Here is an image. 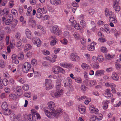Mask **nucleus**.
Segmentation results:
<instances>
[{
    "label": "nucleus",
    "mask_w": 121,
    "mask_h": 121,
    "mask_svg": "<svg viewBox=\"0 0 121 121\" xmlns=\"http://www.w3.org/2000/svg\"><path fill=\"white\" fill-rule=\"evenodd\" d=\"M32 42L35 44L38 47H39L40 45L41 41L39 38L35 37L33 39Z\"/></svg>",
    "instance_id": "7"
},
{
    "label": "nucleus",
    "mask_w": 121,
    "mask_h": 121,
    "mask_svg": "<svg viewBox=\"0 0 121 121\" xmlns=\"http://www.w3.org/2000/svg\"><path fill=\"white\" fill-rule=\"evenodd\" d=\"M38 12H42L43 13L45 14L47 12V10L45 8H40L37 9Z\"/></svg>",
    "instance_id": "22"
},
{
    "label": "nucleus",
    "mask_w": 121,
    "mask_h": 121,
    "mask_svg": "<svg viewBox=\"0 0 121 121\" xmlns=\"http://www.w3.org/2000/svg\"><path fill=\"white\" fill-rule=\"evenodd\" d=\"M21 36V34L19 32H17L15 34V38L17 39H19Z\"/></svg>",
    "instance_id": "37"
},
{
    "label": "nucleus",
    "mask_w": 121,
    "mask_h": 121,
    "mask_svg": "<svg viewBox=\"0 0 121 121\" xmlns=\"http://www.w3.org/2000/svg\"><path fill=\"white\" fill-rule=\"evenodd\" d=\"M92 67L94 69H98L99 67V66L98 63H96L94 64H92Z\"/></svg>",
    "instance_id": "34"
},
{
    "label": "nucleus",
    "mask_w": 121,
    "mask_h": 121,
    "mask_svg": "<svg viewBox=\"0 0 121 121\" xmlns=\"http://www.w3.org/2000/svg\"><path fill=\"white\" fill-rule=\"evenodd\" d=\"M59 70L61 73L63 74H64L65 73V72L64 69L60 66H59Z\"/></svg>",
    "instance_id": "47"
},
{
    "label": "nucleus",
    "mask_w": 121,
    "mask_h": 121,
    "mask_svg": "<svg viewBox=\"0 0 121 121\" xmlns=\"http://www.w3.org/2000/svg\"><path fill=\"white\" fill-rule=\"evenodd\" d=\"M81 43L82 44H84L86 42V39L83 38L81 39H80Z\"/></svg>",
    "instance_id": "64"
},
{
    "label": "nucleus",
    "mask_w": 121,
    "mask_h": 121,
    "mask_svg": "<svg viewBox=\"0 0 121 121\" xmlns=\"http://www.w3.org/2000/svg\"><path fill=\"white\" fill-rule=\"evenodd\" d=\"M16 90L17 91V95L19 97L22 94V88L21 86H18L16 88Z\"/></svg>",
    "instance_id": "14"
},
{
    "label": "nucleus",
    "mask_w": 121,
    "mask_h": 121,
    "mask_svg": "<svg viewBox=\"0 0 121 121\" xmlns=\"http://www.w3.org/2000/svg\"><path fill=\"white\" fill-rule=\"evenodd\" d=\"M64 35L65 37L67 38H69L70 37V36L68 31H65L64 32Z\"/></svg>",
    "instance_id": "42"
},
{
    "label": "nucleus",
    "mask_w": 121,
    "mask_h": 121,
    "mask_svg": "<svg viewBox=\"0 0 121 121\" xmlns=\"http://www.w3.org/2000/svg\"><path fill=\"white\" fill-rule=\"evenodd\" d=\"M96 44V43L95 42H92L90 45L88 46L87 48L88 50L91 51H93L95 49L94 46Z\"/></svg>",
    "instance_id": "11"
},
{
    "label": "nucleus",
    "mask_w": 121,
    "mask_h": 121,
    "mask_svg": "<svg viewBox=\"0 0 121 121\" xmlns=\"http://www.w3.org/2000/svg\"><path fill=\"white\" fill-rule=\"evenodd\" d=\"M1 107L3 110H5L8 108V104L6 102H4L2 103Z\"/></svg>",
    "instance_id": "21"
},
{
    "label": "nucleus",
    "mask_w": 121,
    "mask_h": 121,
    "mask_svg": "<svg viewBox=\"0 0 121 121\" xmlns=\"http://www.w3.org/2000/svg\"><path fill=\"white\" fill-rule=\"evenodd\" d=\"M46 59L52 62V63H54L56 61V60L55 59L51 58L49 56H47L46 57Z\"/></svg>",
    "instance_id": "30"
},
{
    "label": "nucleus",
    "mask_w": 121,
    "mask_h": 121,
    "mask_svg": "<svg viewBox=\"0 0 121 121\" xmlns=\"http://www.w3.org/2000/svg\"><path fill=\"white\" fill-rule=\"evenodd\" d=\"M56 41L55 39H53L50 42V44L52 46H53L56 43Z\"/></svg>",
    "instance_id": "63"
},
{
    "label": "nucleus",
    "mask_w": 121,
    "mask_h": 121,
    "mask_svg": "<svg viewBox=\"0 0 121 121\" xmlns=\"http://www.w3.org/2000/svg\"><path fill=\"white\" fill-rule=\"evenodd\" d=\"M45 86L51 84V81L50 79H46L45 80Z\"/></svg>",
    "instance_id": "41"
},
{
    "label": "nucleus",
    "mask_w": 121,
    "mask_h": 121,
    "mask_svg": "<svg viewBox=\"0 0 121 121\" xmlns=\"http://www.w3.org/2000/svg\"><path fill=\"white\" fill-rule=\"evenodd\" d=\"M31 67L30 63L27 62L23 64L22 67L23 72L25 73H27Z\"/></svg>",
    "instance_id": "3"
},
{
    "label": "nucleus",
    "mask_w": 121,
    "mask_h": 121,
    "mask_svg": "<svg viewBox=\"0 0 121 121\" xmlns=\"http://www.w3.org/2000/svg\"><path fill=\"white\" fill-rule=\"evenodd\" d=\"M71 4L72 6L71 7L72 10L73 12L74 13H75L77 7L79 6L78 4L77 3L74 2H72Z\"/></svg>",
    "instance_id": "12"
},
{
    "label": "nucleus",
    "mask_w": 121,
    "mask_h": 121,
    "mask_svg": "<svg viewBox=\"0 0 121 121\" xmlns=\"http://www.w3.org/2000/svg\"><path fill=\"white\" fill-rule=\"evenodd\" d=\"M43 54L46 55H49L50 54V52L49 51L45 50H43Z\"/></svg>",
    "instance_id": "48"
},
{
    "label": "nucleus",
    "mask_w": 121,
    "mask_h": 121,
    "mask_svg": "<svg viewBox=\"0 0 121 121\" xmlns=\"http://www.w3.org/2000/svg\"><path fill=\"white\" fill-rule=\"evenodd\" d=\"M3 111H4V114L6 115H9L11 113V111L8 108L6 110H4Z\"/></svg>",
    "instance_id": "26"
},
{
    "label": "nucleus",
    "mask_w": 121,
    "mask_h": 121,
    "mask_svg": "<svg viewBox=\"0 0 121 121\" xmlns=\"http://www.w3.org/2000/svg\"><path fill=\"white\" fill-rule=\"evenodd\" d=\"M94 13V11L93 9H90L89 10V13L91 15H92Z\"/></svg>",
    "instance_id": "60"
},
{
    "label": "nucleus",
    "mask_w": 121,
    "mask_h": 121,
    "mask_svg": "<svg viewBox=\"0 0 121 121\" xmlns=\"http://www.w3.org/2000/svg\"><path fill=\"white\" fill-rule=\"evenodd\" d=\"M73 36L74 38L77 40L80 37V35L79 33L77 32H75L74 33Z\"/></svg>",
    "instance_id": "33"
},
{
    "label": "nucleus",
    "mask_w": 121,
    "mask_h": 121,
    "mask_svg": "<svg viewBox=\"0 0 121 121\" xmlns=\"http://www.w3.org/2000/svg\"><path fill=\"white\" fill-rule=\"evenodd\" d=\"M85 81L86 82V84L87 86H92L96 84V81L94 80H90L86 79Z\"/></svg>",
    "instance_id": "6"
},
{
    "label": "nucleus",
    "mask_w": 121,
    "mask_h": 121,
    "mask_svg": "<svg viewBox=\"0 0 121 121\" xmlns=\"http://www.w3.org/2000/svg\"><path fill=\"white\" fill-rule=\"evenodd\" d=\"M11 12L12 14L15 16H16L18 14V12L17 11L14 9H13L12 10Z\"/></svg>",
    "instance_id": "36"
},
{
    "label": "nucleus",
    "mask_w": 121,
    "mask_h": 121,
    "mask_svg": "<svg viewBox=\"0 0 121 121\" xmlns=\"http://www.w3.org/2000/svg\"><path fill=\"white\" fill-rule=\"evenodd\" d=\"M9 96L10 99L13 100L15 99L17 96L16 95L13 94H10Z\"/></svg>",
    "instance_id": "35"
},
{
    "label": "nucleus",
    "mask_w": 121,
    "mask_h": 121,
    "mask_svg": "<svg viewBox=\"0 0 121 121\" xmlns=\"http://www.w3.org/2000/svg\"><path fill=\"white\" fill-rule=\"evenodd\" d=\"M85 99H87L86 97L85 96H84L80 97L78 99L79 101L83 100Z\"/></svg>",
    "instance_id": "58"
},
{
    "label": "nucleus",
    "mask_w": 121,
    "mask_h": 121,
    "mask_svg": "<svg viewBox=\"0 0 121 121\" xmlns=\"http://www.w3.org/2000/svg\"><path fill=\"white\" fill-rule=\"evenodd\" d=\"M63 91L62 89L56 90V91H52L51 92L50 95L54 98H58L61 96L63 93Z\"/></svg>",
    "instance_id": "2"
},
{
    "label": "nucleus",
    "mask_w": 121,
    "mask_h": 121,
    "mask_svg": "<svg viewBox=\"0 0 121 121\" xmlns=\"http://www.w3.org/2000/svg\"><path fill=\"white\" fill-rule=\"evenodd\" d=\"M105 16L107 17H114V16L115 15L113 12L112 11H109V10L107 9H106L105 11Z\"/></svg>",
    "instance_id": "8"
},
{
    "label": "nucleus",
    "mask_w": 121,
    "mask_h": 121,
    "mask_svg": "<svg viewBox=\"0 0 121 121\" xmlns=\"http://www.w3.org/2000/svg\"><path fill=\"white\" fill-rule=\"evenodd\" d=\"M51 31L54 34L57 35H60L61 33V31L59 30V27L57 26H53Z\"/></svg>",
    "instance_id": "4"
},
{
    "label": "nucleus",
    "mask_w": 121,
    "mask_h": 121,
    "mask_svg": "<svg viewBox=\"0 0 121 121\" xmlns=\"http://www.w3.org/2000/svg\"><path fill=\"white\" fill-rule=\"evenodd\" d=\"M37 13L36 15V17L38 18H40L42 17V14L40 12H38V10H37Z\"/></svg>",
    "instance_id": "39"
},
{
    "label": "nucleus",
    "mask_w": 121,
    "mask_h": 121,
    "mask_svg": "<svg viewBox=\"0 0 121 121\" xmlns=\"http://www.w3.org/2000/svg\"><path fill=\"white\" fill-rule=\"evenodd\" d=\"M93 105L90 106L89 107V110L90 112L91 113H93L94 112V110L95 108L94 107Z\"/></svg>",
    "instance_id": "46"
},
{
    "label": "nucleus",
    "mask_w": 121,
    "mask_h": 121,
    "mask_svg": "<svg viewBox=\"0 0 121 121\" xmlns=\"http://www.w3.org/2000/svg\"><path fill=\"white\" fill-rule=\"evenodd\" d=\"M87 87L84 85H82L81 86V89L82 91H85L86 90Z\"/></svg>",
    "instance_id": "52"
},
{
    "label": "nucleus",
    "mask_w": 121,
    "mask_h": 121,
    "mask_svg": "<svg viewBox=\"0 0 121 121\" xmlns=\"http://www.w3.org/2000/svg\"><path fill=\"white\" fill-rule=\"evenodd\" d=\"M25 33L27 38L29 39H31L32 37V35L31 32L28 29H27L26 30Z\"/></svg>",
    "instance_id": "13"
},
{
    "label": "nucleus",
    "mask_w": 121,
    "mask_h": 121,
    "mask_svg": "<svg viewBox=\"0 0 121 121\" xmlns=\"http://www.w3.org/2000/svg\"><path fill=\"white\" fill-rule=\"evenodd\" d=\"M3 54H2V56L5 59H6L7 58V53L6 52H4Z\"/></svg>",
    "instance_id": "55"
},
{
    "label": "nucleus",
    "mask_w": 121,
    "mask_h": 121,
    "mask_svg": "<svg viewBox=\"0 0 121 121\" xmlns=\"http://www.w3.org/2000/svg\"><path fill=\"white\" fill-rule=\"evenodd\" d=\"M1 9H0V15H3L4 14H5L7 15L9 13V11L7 9H4L1 11Z\"/></svg>",
    "instance_id": "20"
},
{
    "label": "nucleus",
    "mask_w": 121,
    "mask_h": 121,
    "mask_svg": "<svg viewBox=\"0 0 121 121\" xmlns=\"http://www.w3.org/2000/svg\"><path fill=\"white\" fill-rule=\"evenodd\" d=\"M113 80L115 81H118L119 80V78L118 75L115 72H113L111 77Z\"/></svg>",
    "instance_id": "15"
},
{
    "label": "nucleus",
    "mask_w": 121,
    "mask_h": 121,
    "mask_svg": "<svg viewBox=\"0 0 121 121\" xmlns=\"http://www.w3.org/2000/svg\"><path fill=\"white\" fill-rule=\"evenodd\" d=\"M105 71L103 69H100L97 70L95 73L96 76H101L104 74Z\"/></svg>",
    "instance_id": "10"
},
{
    "label": "nucleus",
    "mask_w": 121,
    "mask_h": 121,
    "mask_svg": "<svg viewBox=\"0 0 121 121\" xmlns=\"http://www.w3.org/2000/svg\"><path fill=\"white\" fill-rule=\"evenodd\" d=\"M97 60L99 62H101L103 61L104 59L103 57L101 55H99L97 57Z\"/></svg>",
    "instance_id": "31"
},
{
    "label": "nucleus",
    "mask_w": 121,
    "mask_h": 121,
    "mask_svg": "<svg viewBox=\"0 0 121 121\" xmlns=\"http://www.w3.org/2000/svg\"><path fill=\"white\" fill-rule=\"evenodd\" d=\"M24 95L25 97L28 98H30L31 96V94L29 92H27L25 93L24 94Z\"/></svg>",
    "instance_id": "53"
},
{
    "label": "nucleus",
    "mask_w": 121,
    "mask_h": 121,
    "mask_svg": "<svg viewBox=\"0 0 121 121\" xmlns=\"http://www.w3.org/2000/svg\"><path fill=\"white\" fill-rule=\"evenodd\" d=\"M4 30H1L0 31V41L2 40L4 38Z\"/></svg>",
    "instance_id": "29"
},
{
    "label": "nucleus",
    "mask_w": 121,
    "mask_h": 121,
    "mask_svg": "<svg viewBox=\"0 0 121 121\" xmlns=\"http://www.w3.org/2000/svg\"><path fill=\"white\" fill-rule=\"evenodd\" d=\"M31 47V46L29 44H26L24 48V50L25 51H27L30 49Z\"/></svg>",
    "instance_id": "28"
},
{
    "label": "nucleus",
    "mask_w": 121,
    "mask_h": 121,
    "mask_svg": "<svg viewBox=\"0 0 121 121\" xmlns=\"http://www.w3.org/2000/svg\"><path fill=\"white\" fill-rule=\"evenodd\" d=\"M31 64L33 65H36L37 64V61L35 59H32L31 61Z\"/></svg>",
    "instance_id": "43"
},
{
    "label": "nucleus",
    "mask_w": 121,
    "mask_h": 121,
    "mask_svg": "<svg viewBox=\"0 0 121 121\" xmlns=\"http://www.w3.org/2000/svg\"><path fill=\"white\" fill-rule=\"evenodd\" d=\"M29 24L32 27L35 26L36 25L35 21L34 20H32L31 18H30Z\"/></svg>",
    "instance_id": "18"
},
{
    "label": "nucleus",
    "mask_w": 121,
    "mask_h": 121,
    "mask_svg": "<svg viewBox=\"0 0 121 121\" xmlns=\"http://www.w3.org/2000/svg\"><path fill=\"white\" fill-rule=\"evenodd\" d=\"M101 51L105 53L107 52V50L106 48L104 46L100 48Z\"/></svg>",
    "instance_id": "38"
},
{
    "label": "nucleus",
    "mask_w": 121,
    "mask_h": 121,
    "mask_svg": "<svg viewBox=\"0 0 121 121\" xmlns=\"http://www.w3.org/2000/svg\"><path fill=\"white\" fill-rule=\"evenodd\" d=\"M74 26V28L78 30H81L80 26L78 23H76Z\"/></svg>",
    "instance_id": "49"
},
{
    "label": "nucleus",
    "mask_w": 121,
    "mask_h": 121,
    "mask_svg": "<svg viewBox=\"0 0 121 121\" xmlns=\"http://www.w3.org/2000/svg\"><path fill=\"white\" fill-rule=\"evenodd\" d=\"M22 88L24 90L27 91L29 89V87L27 85L25 84L23 86Z\"/></svg>",
    "instance_id": "40"
},
{
    "label": "nucleus",
    "mask_w": 121,
    "mask_h": 121,
    "mask_svg": "<svg viewBox=\"0 0 121 121\" xmlns=\"http://www.w3.org/2000/svg\"><path fill=\"white\" fill-rule=\"evenodd\" d=\"M73 65L71 64H68L64 63H60V65L61 67L66 68H70L72 67Z\"/></svg>",
    "instance_id": "9"
},
{
    "label": "nucleus",
    "mask_w": 121,
    "mask_h": 121,
    "mask_svg": "<svg viewBox=\"0 0 121 121\" xmlns=\"http://www.w3.org/2000/svg\"><path fill=\"white\" fill-rule=\"evenodd\" d=\"M12 22L10 19H7L6 21L5 24L7 25H8L10 24Z\"/></svg>",
    "instance_id": "61"
},
{
    "label": "nucleus",
    "mask_w": 121,
    "mask_h": 121,
    "mask_svg": "<svg viewBox=\"0 0 121 121\" xmlns=\"http://www.w3.org/2000/svg\"><path fill=\"white\" fill-rule=\"evenodd\" d=\"M70 59L72 61H76L77 60H80V58L79 56L77 55V53L73 52L71 54Z\"/></svg>",
    "instance_id": "5"
},
{
    "label": "nucleus",
    "mask_w": 121,
    "mask_h": 121,
    "mask_svg": "<svg viewBox=\"0 0 121 121\" xmlns=\"http://www.w3.org/2000/svg\"><path fill=\"white\" fill-rule=\"evenodd\" d=\"M22 43L21 41H19L17 42L16 44V46L17 47H20L22 45Z\"/></svg>",
    "instance_id": "62"
},
{
    "label": "nucleus",
    "mask_w": 121,
    "mask_h": 121,
    "mask_svg": "<svg viewBox=\"0 0 121 121\" xmlns=\"http://www.w3.org/2000/svg\"><path fill=\"white\" fill-rule=\"evenodd\" d=\"M33 116L31 114H29L27 116V118L30 121H32L33 120Z\"/></svg>",
    "instance_id": "50"
},
{
    "label": "nucleus",
    "mask_w": 121,
    "mask_h": 121,
    "mask_svg": "<svg viewBox=\"0 0 121 121\" xmlns=\"http://www.w3.org/2000/svg\"><path fill=\"white\" fill-rule=\"evenodd\" d=\"M78 110L80 113L82 114H84L86 111V108L85 107L79 106L78 107Z\"/></svg>",
    "instance_id": "17"
},
{
    "label": "nucleus",
    "mask_w": 121,
    "mask_h": 121,
    "mask_svg": "<svg viewBox=\"0 0 121 121\" xmlns=\"http://www.w3.org/2000/svg\"><path fill=\"white\" fill-rule=\"evenodd\" d=\"M105 86L106 87H109L113 88H115L116 86V85L112 83H109L108 82L106 83L105 84Z\"/></svg>",
    "instance_id": "24"
},
{
    "label": "nucleus",
    "mask_w": 121,
    "mask_h": 121,
    "mask_svg": "<svg viewBox=\"0 0 121 121\" xmlns=\"http://www.w3.org/2000/svg\"><path fill=\"white\" fill-rule=\"evenodd\" d=\"M46 89L47 90H48L50 89H51L53 87V85L51 84L49 85H46Z\"/></svg>",
    "instance_id": "44"
},
{
    "label": "nucleus",
    "mask_w": 121,
    "mask_h": 121,
    "mask_svg": "<svg viewBox=\"0 0 121 121\" xmlns=\"http://www.w3.org/2000/svg\"><path fill=\"white\" fill-rule=\"evenodd\" d=\"M31 112L32 113V115H36L38 113L34 109H33L31 110Z\"/></svg>",
    "instance_id": "56"
},
{
    "label": "nucleus",
    "mask_w": 121,
    "mask_h": 121,
    "mask_svg": "<svg viewBox=\"0 0 121 121\" xmlns=\"http://www.w3.org/2000/svg\"><path fill=\"white\" fill-rule=\"evenodd\" d=\"M50 2L52 4L56 5L60 4L61 3V1L60 0H51Z\"/></svg>",
    "instance_id": "19"
},
{
    "label": "nucleus",
    "mask_w": 121,
    "mask_h": 121,
    "mask_svg": "<svg viewBox=\"0 0 121 121\" xmlns=\"http://www.w3.org/2000/svg\"><path fill=\"white\" fill-rule=\"evenodd\" d=\"M98 41L100 42L104 43L106 41V39L105 38H101L98 39Z\"/></svg>",
    "instance_id": "57"
},
{
    "label": "nucleus",
    "mask_w": 121,
    "mask_h": 121,
    "mask_svg": "<svg viewBox=\"0 0 121 121\" xmlns=\"http://www.w3.org/2000/svg\"><path fill=\"white\" fill-rule=\"evenodd\" d=\"M1 82L5 86L7 85L8 83V81L6 79H4L3 80H1Z\"/></svg>",
    "instance_id": "32"
},
{
    "label": "nucleus",
    "mask_w": 121,
    "mask_h": 121,
    "mask_svg": "<svg viewBox=\"0 0 121 121\" xmlns=\"http://www.w3.org/2000/svg\"><path fill=\"white\" fill-rule=\"evenodd\" d=\"M48 105L50 108L49 111L47 110H44L45 113L46 115L49 117L53 116L56 117H57L59 115L61 114L62 111L61 109H57L55 110V105L54 102L50 101L48 103Z\"/></svg>",
    "instance_id": "1"
},
{
    "label": "nucleus",
    "mask_w": 121,
    "mask_h": 121,
    "mask_svg": "<svg viewBox=\"0 0 121 121\" xmlns=\"http://www.w3.org/2000/svg\"><path fill=\"white\" fill-rule=\"evenodd\" d=\"M82 68L84 70H88L90 69V66L88 64L85 63H82L81 65Z\"/></svg>",
    "instance_id": "16"
},
{
    "label": "nucleus",
    "mask_w": 121,
    "mask_h": 121,
    "mask_svg": "<svg viewBox=\"0 0 121 121\" xmlns=\"http://www.w3.org/2000/svg\"><path fill=\"white\" fill-rule=\"evenodd\" d=\"M74 80L76 82L79 84H81L82 82V79L79 77H75Z\"/></svg>",
    "instance_id": "25"
},
{
    "label": "nucleus",
    "mask_w": 121,
    "mask_h": 121,
    "mask_svg": "<svg viewBox=\"0 0 121 121\" xmlns=\"http://www.w3.org/2000/svg\"><path fill=\"white\" fill-rule=\"evenodd\" d=\"M112 56L109 54H107L105 55V58L106 60H109L111 59Z\"/></svg>",
    "instance_id": "45"
},
{
    "label": "nucleus",
    "mask_w": 121,
    "mask_h": 121,
    "mask_svg": "<svg viewBox=\"0 0 121 121\" xmlns=\"http://www.w3.org/2000/svg\"><path fill=\"white\" fill-rule=\"evenodd\" d=\"M18 58L20 60L23 59L24 58V56L22 52L20 53L19 56Z\"/></svg>",
    "instance_id": "54"
},
{
    "label": "nucleus",
    "mask_w": 121,
    "mask_h": 121,
    "mask_svg": "<svg viewBox=\"0 0 121 121\" xmlns=\"http://www.w3.org/2000/svg\"><path fill=\"white\" fill-rule=\"evenodd\" d=\"M97 117L94 115L91 116L90 119V121H94L95 120L96 118Z\"/></svg>",
    "instance_id": "51"
},
{
    "label": "nucleus",
    "mask_w": 121,
    "mask_h": 121,
    "mask_svg": "<svg viewBox=\"0 0 121 121\" xmlns=\"http://www.w3.org/2000/svg\"><path fill=\"white\" fill-rule=\"evenodd\" d=\"M109 21L110 22H112L114 23H116L117 22V20L116 19L115 17H109Z\"/></svg>",
    "instance_id": "27"
},
{
    "label": "nucleus",
    "mask_w": 121,
    "mask_h": 121,
    "mask_svg": "<svg viewBox=\"0 0 121 121\" xmlns=\"http://www.w3.org/2000/svg\"><path fill=\"white\" fill-rule=\"evenodd\" d=\"M59 66H54L52 69V71L55 74L58 73L59 72Z\"/></svg>",
    "instance_id": "23"
},
{
    "label": "nucleus",
    "mask_w": 121,
    "mask_h": 121,
    "mask_svg": "<svg viewBox=\"0 0 121 121\" xmlns=\"http://www.w3.org/2000/svg\"><path fill=\"white\" fill-rule=\"evenodd\" d=\"M30 4L33 5H35L36 3V0H30Z\"/></svg>",
    "instance_id": "59"
}]
</instances>
